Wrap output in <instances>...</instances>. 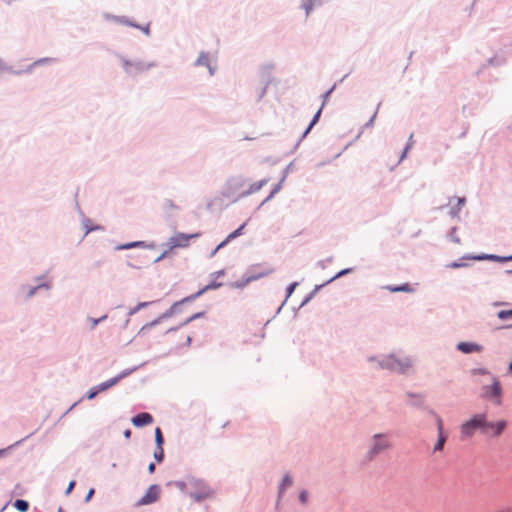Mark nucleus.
I'll return each mask as SVG.
<instances>
[{"mask_svg":"<svg viewBox=\"0 0 512 512\" xmlns=\"http://www.w3.org/2000/svg\"><path fill=\"white\" fill-rule=\"evenodd\" d=\"M160 494H161V488L158 485H156V484L151 485L147 489V491L145 492L143 497H141L138 500L137 505L138 506H144V505L152 504V503L156 502L159 499Z\"/></svg>","mask_w":512,"mask_h":512,"instance_id":"5","label":"nucleus"},{"mask_svg":"<svg viewBox=\"0 0 512 512\" xmlns=\"http://www.w3.org/2000/svg\"><path fill=\"white\" fill-rule=\"evenodd\" d=\"M246 226V223L242 224L238 229L230 233L224 241H222L218 246L217 249H220L224 247L229 241L235 239L236 237L240 236L242 234V231L244 227Z\"/></svg>","mask_w":512,"mask_h":512,"instance_id":"12","label":"nucleus"},{"mask_svg":"<svg viewBox=\"0 0 512 512\" xmlns=\"http://www.w3.org/2000/svg\"><path fill=\"white\" fill-rule=\"evenodd\" d=\"M244 182L239 178L228 179L221 188L220 196L211 200L207 207H226L246 196Z\"/></svg>","mask_w":512,"mask_h":512,"instance_id":"1","label":"nucleus"},{"mask_svg":"<svg viewBox=\"0 0 512 512\" xmlns=\"http://www.w3.org/2000/svg\"><path fill=\"white\" fill-rule=\"evenodd\" d=\"M509 369H510V371L512 372V362H511V363H510V365H509Z\"/></svg>","mask_w":512,"mask_h":512,"instance_id":"48","label":"nucleus"},{"mask_svg":"<svg viewBox=\"0 0 512 512\" xmlns=\"http://www.w3.org/2000/svg\"><path fill=\"white\" fill-rule=\"evenodd\" d=\"M389 446H390V444L386 437H384L382 435H378V434L375 435L373 438V443H372L371 450H370L371 458H373L380 452L388 449Z\"/></svg>","mask_w":512,"mask_h":512,"instance_id":"7","label":"nucleus"},{"mask_svg":"<svg viewBox=\"0 0 512 512\" xmlns=\"http://www.w3.org/2000/svg\"><path fill=\"white\" fill-rule=\"evenodd\" d=\"M447 440L446 434H438V439L436 444L433 447L434 452H441L444 448L445 442Z\"/></svg>","mask_w":512,"mask_h":512,"instance_id":"16","label":"nucleus"},{"mask_svg":"<svg viewBox=\"0 0 512 512\" xmlns=\"http://www.w3.org/2000/svg\"><path fill=\"white\" fill-rule=\"evenodd\" d=\"M75 486V481H71L65 491V494L68 495L74 488Z\"/></svg>","mask_w":512,"mask_h":512,"instance_id":"35","label":"nucleus"},{"mask_svg":"<svg viewBox=\"0 0 512 512\" xmlns=\"http://www.w3.org/2000/svg\"><path fill=\"white\" fill-rule=\"evenodd\" d=\"M264 183H265V181H261V182L254 183V184L250 185V188L248 190H245L246 195L257 192L259 189H261V187L263 186Z\"/></svg>","mask_w":512,"mask_h":512,"instance_id":"24","label":"nucleus"},{"mask_svg":"<svg viewBox=\"0 0 512 512\" xmlns=\"http://www.w3.org/2000/svg\"><path fill=\"white\" fill-rule=\"evenodd\" d=\"M123 67L127 74L135 76L149 69L148 65H144L140 62H131L128 60L123 61Z\"/></svg>","mask_w":512,"mask_h":512,"instance_id":"9","label":"nucleus"},{"mask_svg":"<svg viewBox=\"0 0 512 512\" xmlns=\"http://www.w3.org/2000/svg\"><path fill=\"white\" fill-rule=\"evenodd\" d=\"M430 413L435 417L438 434H440V435L445 434L444 433V425H443V421H442L441 417L432 410L430 411Z\"/></svg>","mask_w":512,"mask_h":512,"instance_id":"18","label":"nucleus"},{"mask_svg":"<svg viewBox=\"0 0 512 512\" xmlns=\"http://www.w3.org/2000/svg\"><path fill=\"white\" fill-rule=\"evenodd\" d=\"M175 486L178 489H180L181 491L186 492L187 494H189V488H190L189 478H187L186 481H176L175 482Z\"/></svg>","mask_w":512,"mask_h":512,"instance_id":"20","label":"nucleus"},{"mask_svg":"<svg viewBox=\"0 0 512 512\" xmlns=\"http://www.w3.org/2000/svg\"><path fill=\"white\" fill-rule=\"evenodd\" d=\"M350 271H351V269H344V270H341V271H340V272H338V273H337L333 278H331V279L329 280V282H330V281H332V280H334V279H336V278H339V277H341V276H343V275H345V274H347V273H349Z\"/></svg>","mask_w":512,"mask_h":512,"instance_id":"33","label":"nucleus"},{"mask_svg":"<svg viewBox=\"0 0 512 512\" xmlns=\"http://www.w3.org/2000/svg\"><path fill=\"white\" fill-rule=\"evenodd\" d=\"M506 427V421L501 420L496 423L488 422V429H491L494 432V435H500Z\"/></svg>","mask_w":512,"mask_h":512,"instance_id":"14","label":"nucleus"},{"mask_svg":"<svg viewBox=\"0 0 512 512\" xmlns=\"http://www.w3.org/2000/svg\"><path fill=\"white\" fill-rule=\"evenodd\" d=\"M144 31H145L146 33H148V32H149V29H148V28H144Z\"/></svg>","mask_w":512,"mask_h":512,"instance_id":"49","label":"nucleus"},{"mask_svg":"<svg viewBox=\"0 0 512 512\" xmlns=\"http://www.w3.org/2000/svg\"><path fill=\"white\" fill-rule=\"evenodd\" d=\"M181 303H182V302L177 303V304H174V305H173V307H172V309H175V308H176L178 305H180Z\"/></svg>","mask_w":512,"mask_h":512,"instance_id":"45","label":"nucleus"},{"mask_svg":"<svg viewBox=\"0 0 512 512\" xmlns=\"http://www.w3.org/2000/svg\"><path fill=\"white\" fill-rule=\"evenodd\" d=\"M200 235L201 233L199 232L191 234L177 232L172 235L166 243L168 251L176 248H187L190 245V241L199 238Z\"/></svg>","mask_w":512,"mask_h":512,"instance_id":"4","label":"nucleus"},{"mask_svg":"<svg viewBox=\"0 0 512 512\" xmlns=\"http://www.w3.org/2000/svg\"><path fill=\"white\" fill-rule=\"evenodd\" d=\"M149 473H153L155 471V465L153 463H150L148 466Z\"/></svg>","mask_w":512,"mask_h":512,"instance_id":"41","label":"nucleus"},{"mask_svg":"<svg viewBox=\"0 0 512 512\" xmlns=\"http://www.w3.org/2000/svg\"><path fill=\"white\" fill-rule=\"evenodd\" d=\"M190 341H191V338L188 336V337H187V342H188V344L190 343Z\"/></svg>","mask_w":512,"mask_h":512,"instance_id":"47","label":"nucleus"},{"mask_svg":"<svg viewBox=\"0 0 512 512\" xmlns=\"http://www.w3.org/2000/svg\"><path fill=\"white\" fill-rule=\"evenodd\" d=\"M124 436H125V438H127V439H128V438H130V436H131V431H130L129 429H127L126 431H124Z\"/></svg>","mask_w":512,"mask_h":512,"instance_id":"42","label":"nucleus"},{"mask_svg":"<svg viewBox=\"0 0 512 512\" xmlns=\"http://www.w3.org/2000/svg\"><path fill=\"white\" fill-rule=\"evenodd\" d=\"M197 65L209 67V56L208 54L201 53L196 61Z\"/></svg>","mask_w":512,"mask_h":512,"instance_id":"21","label":"nucleus"},{"mask_svg":"<svg viewBox=\"0 0 512 512\" xmlns=\"http://www.w3.org/2000/svg\"><path fill=\"white\" fill-rule=\"evenodd\" d=\"M405 152H406V151H404V152L402 153L400 160L404 158V156H405Z\"/></svg>","mask_w":512,"mask_h":512,"instance_id":"46","label":"nucleus"},{"mask_svg":"<svg viewBox=\"0 0 512 512\" xmlns=\"http://www.w3.org/2000/svg\"><path fill=\"white\" fill-rule=\"evenodd\" d=\"M304 7H305V10H306V14H308L309 11L311 10V5L310 4L309 5H305Z\"/></svg>","mask_w":512,"mask_h":512,"instance_id":"44","label":"nucleus"},{"mask_svg":"<svg viewBox=\"0 0 512 512\" xmlns=\"http://www.w3.org/2000/svg\"><path fill=\"white\" fill-rule=\"evenodd\" d=\"M155 441H156L157 447L158 446L160 447L163 445L164 439H163L161 429L159 427H157L155 429Z\"/></svg>","mask_w":512,"mask_h":512,"instance_id":"26","label":"nucleus"},{"mask_svg":"<svg viewBox=\"0 0 512 512\" xmlns=\"http://www.w3.org/2000/svg\"><path fill=\"white\" fill-rule=\"evenodd\" d=\"M120 377H114L106 382L101 383L97 388L99 392H103L107 390L108 388L112 387L119 381Z\"/></svg>","mask_w":512,"mask_h":512,"instance_id":"17","label":"nucleus"},{"mask_svg":"<svg viewBox=\"0 0 512 512\" xmlns=\"http://www.w3.org/2000/svg\"><path fill=\"white\" fill-rule=\"evenodd\" d=\"M254 269L256 270L255 272H253L249 276H247V278L243 282L234 283V286L237 288H242L247 283H249L251 281L258 280V279L268 276L269 274L272 273V269L269 267L255 266Z\"/></svg>","mask_w":512,"mask_h":512,"instance_id":"6","label":"nucleus"},{"mask_svg":"<svg viewBox=\"0 0 512 512\" xmlns=\"http://www.w3.org/2000/svg\"><path fill=\"white\" fill-rule=\"evenodd\" d=\"M509 273H512V269L510 271H508Z\"/></svg>","mask_w":512,"mask_h":512,"instance_id":"50","label":"nucleus"},{"mask_svg":"<svg viewBox=\"0 0 512 512\" xmlns=\"http://www.w3.org/2000/svg\"><path fill=\"white\" fill-rule=\"evenodd\" d=\"M153 422V417L147 412L140 413L132 418V423L136 427L149 425Z\"/></svg>","mask_w":512,"mask_h":512,"instance_id":"10","label":"nucleus"},{"mask_svg":"<svg viewBox=\"0 0 512 512\" xmlns=\"http://www.w3.org/2000/svg\"><path fill=\"white\" fill-rule=\"evenodd\" d=\"M501 393L502 389L500 382L497 379H494L491 386L485 387L484 396L489 399L496 398V403L500 404Z\"/></svg>","mask_w":512,"mask_h":512,"instance_id":"8","label":"nucleus"},{"mask_svg":"<svg viewBox=\"0 0 512 512\" xmlns=\"http://www.w3.org/2000/svg\"><path fill=\"white\" fill-rule=\"evenodd\" d=\"M98 393H99V390H98V388H97V387H96V388H92V389H90V390L88 391V393H87V398H88L89 400H92V399H93V398H94Z\"/></svg>","mask_w":512,"mask_h":512,"instance_id":"30","label":"nucleus"},{"mask_svg":"<svg viewBox=\"0 0 512 512\" xmlns=\"http://www.w3.org/2000/svg\"><path fill=\"white\" fill-rule=\"evenodd\" d=\"M291 485H292L291 477L289 475H285L282 480L281 486H280L279 494H281L286 487H290Z\"/></svg>","mask_w":512,"mask_h":512,"instance_id":"25","label":"nucleus"},{"mask_svg":"<svg viewBox=\"0 0 512 512\" xmlns=\"http://www.w3.org/2000/svg\"><path fill=\"white\" fill-rule=\"evenodd\" d=\"M476 429H480L482 432L488 431V421L484 414H476L468 421L461 425L462 436L468 438L471 437Z\"/></svg>","mask_w":512,"mask_h":512,"instance_id":"3","label":"nucleus"},{"mask_svg":"<svg viewBox=\"0 0 512 512\" xmlns=\"http://www.w3.org/2000/svg\"><path fill=\"white\" fill-rule=\"evenodd\" d=\"M14 507L20 512H26L29 508V504L25 500L18 499L14 502Z\"/></svg>","mask_w":512,"mask_h":512,"instance_id":"19","label":"nucleus"},{"mask_svg":"<svg viewBox=\"0 0 512 512\" xmlns=\"http://www.w3.org/2000/svg\"><path fill=\"white\" fill-rule=\"evenodd\" d=\"M106 318H107V315H103L102 317H100V318H98V319H91V328H92V329H93V328H95V327H96V325H97L99 322H101V321L105 320Z\"/></svg>","mask_w":512,"mask_h":512,"instance_id":"32","label":"nucleus"},{"mask_svg":"<svg viewBox=\"0 0 512 512\" xmlns=\"http://www.w3.org/2000/svg\"><path fill=\"white\" fill-rule=\"evenodd\" d=\"M497 316H498L499 319H501L503 321L512 319V309H510V310H501V311L498 312Z\"/></svg>","mask_w":512,"mask_h":512,"instance_id":"23","label":"nucleus"},{"mask_svg":"<svg viewBox=\"0 0 512 512\" xmlns=\"http://www.w3.org/2000/svg\"><path fill=\"white\" fill-rule=\"evenodd\" d=\"M201 294V291L197 292L195 295H192L188 298H185L182 302H185V301H189V300H193L195 299L196 297H198L199 295Z\"/></svg>","mask_w":512,"mask_h":512,"instance_id":"38","label":"nucleus"},{"mask_svg":"<svg viewBox=\"0 0 512 512\" xmlns=\"http://www.w3.org/2000/svg\"><path fill=\"white\" fill-rule=\"evenodd\" d=\"M457 347L463 353L480 352L482 350L480 345L469 342H460Z\"/></svg>","mask_w":512,"mask_h":512,"instance_id":"11","label":"nucleus"},{"mask_svg":"<svg viewBox=\"0 0 512 512\" xmlns=\"http://www.w3.org/2000/svg\"><path fill=\"white\" fill-rule=\"evenodd\" d=\"M295 285H296V284H292V285H290V286H289V288H288V292H289V294H291V293H292V291L294 290Z\"/></svg>","mask_w":512,"mask_h":512,"instance_id":"43","label":"nucleus"},{"mask_svg":"<svg viewBox=\"0 0 512 512\" xmlns=\"http://www.w3.org/2000/svg\"><path fill=\"white\" fill-rule=\"evenodd\" d=\"M464 259H471V260L491 259V260H496V261H509V260H512V255L509 257H499V256H494V255L465 256Z\"/></svg>","mask_w":512,"mask_h":512,"instance_id":"13","label":"nucleus"},{"mask_svg":"<svg viewBox=\"0 0 512 512\" xmlns=\"http://www.w3.org/2000/svg\"><path fill=\"white\" fill-rule=\"evenodd\" d=\"M495 512H512V510L509 507H503L501 509L496 510Z\"/></svg>","mask_w":512,"mask_h":512,"instance_id":"40","label":"nucleus"},{"mask_svg":"<svg viewBox=\"0 0 512 512\" xmlns=\"http://www.w3.org/2000/svg\"><path fill=\"white\" fill-rule=\"evenodd\" d=\"M199 315H200V313L195 314V315H193V316H191V317L187 318V319L185 320L184 324L189 323V322H190V321H192L193 319L197 318Z\"/></svg>","mask_w":512,"mask_h":512,"instance_id":"39","label":"nucleus"},{"mask_svg":"<svg viewBox=\"0 0 512 512\" xmlns=\"http://www.w3.org/2000/svg\"><path fill=\"white\" fill-rule=\"evenodd\" d=\"M94 492H95V491H94V489H93V488H91V489L88 491V493H87V495H86V497H85V502L90 501V499H91V498H92V496L94 495Z\"/></svg>","mask_w":512,"mask_h":512,"instance_id":"36","label":"nucleus"},{"mask_svg":"<svg viewBox=\"0 0 512 512\" xmlns=\"http://www.w3.org/2000/svg\"><path fill=\"white\" fill-rule=\"evenodd\" d=\"M387 289L391 292H408L411 293L414 291V289L411 287L410 284L405 283L400 286H388Z\"/></svg>","mask_w":512,"mask_h":512,"instance_id":"15","label":"nucleus"},{"mask_svg":"<svg viewBox=\"0 0 512 512\" xmlns=\"http://www.w3.org/2000/svg\"><path fill=\"white\" fill-rule=\"evenodd\" d=\"M464 266H466V264L463 263V262H452V263L447 265V267L451 268V269L461 268V267H464Z\"/></svg>","mask_w":512,"mask_h":512,"instance_id":"31","label":"nucleus"},{"mask_svg":"<svg viewBox=\"0 0 512 512\" xmlns=\"http://www.w3.org/2000/svg\"><path fill=\"white\" fill-rule=\"evenodd\" d=\"M320 114H321V108L314 115V117H313L311 123L309 124L308 128L306 129L304 135H306L311 130V128L317 123V121L319 120Z\"/></svg>","mask_w":512,"mask_h":512,"instance_id":"27","label":"nucleus"},{"mask_svg":"<svg viewBox=\"0 0 512 512\" xmlns=\"http://www.w3.org/2000/svg\"><path fill=\"white\" fill-rule=\"evenodd\" d=\"M147 305H148V303H147V302L139 303V304L136 306V308L132 311V313L137 312L138 310H140V309H141V308H143V307H146Z\"/></svg>","mask_w":512,"mask_h":512,"instance_id":"37","label":"nucleus"},{"mask_svg":"<svg viewBox=\"0 0 512 512\" xmlns=\"http://www.w3.org/2000/svg\"><path fill=\"white\" fill-rule=\"evenodd\" d=\"M308 493L306 491H302L299 495L300 501L305 504L307 502Z\"/></svg>","mask_w":512,"mask_h":512,"instance_id":"34","label":"nucleus"},{"mask_svg":"<svg viewBox=\"0 0 512 512\" xmlns=\"http://www.w3.org/2000/svg\"><path fill=\"white\" fill-rule=\"evenodd\" d=\"M154 457L155 459L158 461V462H161L163 460V457H164V450L162 448V446H158L157 449L155 450L154 452Z\"/></svg>","mask_w":512,"mask_h":512,"instance_id":"28","label":"nucleus"},{"mask_svg":"<svg viewBox=\"0 0 512 512\" xmlns=\"http://www.w3.org/2000/svg\"><path fill=\"white\" fill-rule=\"evenodd\" d=\"M140 246H143V242L135 241V242H130V243H126V244H123V245H119L117 247V249L118 250H123V249H130V248L140 247Z\"/></svg>","mask_w":512,"mask_h":512,"instance_id":"22","label":"nucleus"},{"mask_svg":"<svg viewBox=\"0 0 512 512\" xmlns=\"http://www.w3.org/2000/svg\"><path fill=\"white\" fill-rule=\"evenodd\" d=\"M189 496L195 501H202L213 497V489L203 480L189 477Z\"/></svg>","mask_w":512,"mask_h":512,"instance_id":"2","label":"nucleus"},{"mask_svg":"<svg viewBox=\"0 0 512 512\" xmlns=\"http://www.w3.org/2000/svg\"><path fill=\"white\" fill-rule=\"evenodd\" d=\"M410 397L412 398H415V401H412L411 404L413 405H420L423 400H424V396L423 395H412V394H409Z\"/></svg>","mask_w":512,"mask_h":512,"instance_id":"29","label":"nucleus"}]
</instances>
